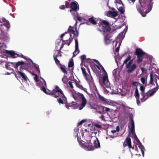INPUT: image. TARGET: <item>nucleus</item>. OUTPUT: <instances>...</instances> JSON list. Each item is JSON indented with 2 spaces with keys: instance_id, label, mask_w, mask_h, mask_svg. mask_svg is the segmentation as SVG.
<instances>
[{
  "instance_id": "1",
  "label": "nucleus",
  "mask_w": 159,
  "mask_h": 159,
  "mask_svg": "<svg viewBox=\"0 0 159 159\" xmlns=\"http://www.w3.org/2000/svg\"><path fill=\"white\" fill-rule=\"evenodd\" d=\"M41 89L45 93L48 95L53 96L55 98H57L58 96H60V95L59 94L57 95V93H60V94H61V97L65 99V98L64 97V94L63 92L58 86H56L55 87V88L53 89L52 91H50L48 90L49 91V92H48L47 91L45 87L44 86L42 87Z\"/></svg>"
},
{
  "instance_id": "2",
  "label": "nucleus",
  "mask_w": 159,
  "mask_h": 159,
  "mask_svg": "<svg viewBox=\"0 0 159 159\" xmlns=\"http://www.w3.org/2000/svg\"><path fill=\"white\" fill-rule=\"evenodd\" d=\"M156 87L153 88L152 90H149L147 92L145 93H142L141 95L143 96V98L141 99V102H143L145 101L150 97L152 96L156 92L157 90L159 88V86L158 84L156 82Z\"/></svg>"
},
{
  "instance_id": "3",
  "label": "nucleus",
  "mask_w": 159,
  "mask_h": 159,
  "mask_svg": "<svg viewBox=\"0 0 159 159\" xmlns=\"http://www.w3.org/2000/svg\"><path fill=\"white\" fill-rule=\"evenodd\" d=\"M72 96L75 100L78 99V98H81L82 101L81 104V106L79 107V109L81 110L86 105L87 103V101L84 95L81 93H74L72 94Z\"/></svg>"
},
{
  "instance_id": "4",
  "label": "nucleus",
  "mask_w": 159,
  "mask_h": 159,
  "mask_svg": "<svg viewBox=\"0 0 159 159\" xmlns=\"http://www.w3.org/2000/svg\"><path fill=\"white\" fill-rule=\"evenodd\" d=\"M145 54V52H143L140 48H138L136 49L135 55L137 56V62L138 64H139L142 61L143 56Z\"/></svg>"
},
{
  "instance_id": "5",
  "label": "nucleus",
  "mask_w": 159,
  "mask_h": 159,
  "mask_svg": "<svg viewBox=\"0 0 159 159\" xmlns=\"http://www.w3.org/2000/svg\"><path fill=\"white\" fill-rule=\"evenodd\" d=\"M133 60L132 59L129 61L126 66V67L127 69V72L128 73H131L134 71L137 68V66L135 64H132Z\"/></svg>"
},
{
  "instance_id": "6",
  "label": "nucleus",
  "mask_w": 159,
  "mask_h": 159,
  "mask_svg": "<svg viewBox=\"0 0 159 159\" xmlns=\"http://www.w3.org/2000/svg\"><path fill=\"white\" fill-rule=\"evenodd\" d=\"M101 23L103 24L105 26H102V29L104 32H108L110 31L111 28L110 26L109 22L106 20H102L100 23L98 24L100 26Z\"/></svg>"
},
{
  "instance_id": "7",
  "label": "nucleus",
  "mask_w": 159,
  "mask_h": 159,
  "mask_svg": "<svg viewBox=\"0 0 159 159\" xmlns=\"http://www.w3.org/2000/svg\"><path fill=\"white\" fill-rule=\"evenodd\" d=\"M77 21H76L75 24V29L76 30V31H75L74 30V27L71 26H70L69 28L68 29V30L69 32L70 33V37H71V36H72V35L70 34V33L73 34L74 36H73V37H77L79 36L78 31L76 30V29H77L76 25L77 24Z\"/></svg>"
},
{
  "instance_id": "8",
  "label": "nucleus",
  "mask_w": 159,
  "mask_h": 159,
  "mask_svg": "<svg viewBox=\"0 0 159 159\" xmlns=\"http://www.w3.org/2000/svg\"><path fill=\"white\" fill-rule=\"evenodd\" d=\"M26 64V63H25L23 61H19L15 63V64L14 65V68L17 70H18V67L20 66V71L21 72L22 71V70L25 68V66Z\"/></svg>"
},
{
  "instance_id": "9",
  "label": "nucleus",
  "mask_w": 159,
  "mask_h": 159,
  "mask_svg": "<svg viewBox=\"0 0 159 159\" xmlns=\"http://www.w3.org/2000/svg\"><path fill=\"white\" fill-rule=\"evenodd\" d=\"M102 79L103 84L105 85L106 87H107L109 86L110 83L107 73H106V74H104L102 77Z\"/></svg>"
},
{
  "instance_id": "10",
  "label": "nucleus",
  "mask_w": 159,
  "mask_h": 159,
  "mask_svg": "<svg viewBox=\"0 0 159 159\" xmlns=\"http://www.w3.org/2000/svg\"><path fill=\"white\" fill-rule=\"evenodd\" d=\"M123 146V147H125L127 146H128L129 148H132L133 149H134V148H132L131 146V139L129 137H127L126 138Z\"/></svg>"
},
{
  "instance_id": "11",
  "label": "nucleus",
  "mask_w": 159,
  "mask_h": 159,
  "mask_svg": "<svg viewBox=\"0 0 159 159\" xmlns=\"http://www.w3.org/2000/svg\"><path fill=\"white\" fill-rule=\"evenodd\" d=\"M70 8L74 11H75L79 9V5L77 2L73 1L70 3Z\"/></svg>"
},
{
  "instance_id": "12",
  "label": "nucleus",
  "mask_w": 159,
  "mask_h": 159,
  "mask_svg": "<svg viewBox=\"0 0 159 159\" xmlns=\"http://www.w3.org/2000/svg\"><path fill=\"white\" fill-rule=\"evenodd\" d=\"M112 35L110 34H108L104 36V41L106 44L111 43L112 39H110L112 37Z\"/></svg>"
},
{
  "instance_id": "13",
  "label": "nucleus",
  "mask_w": 159,
  "mask_h": 159,
  "mask_svg": "<svg viewBox=\"0 0 159 159\" xmlns=\"http://www.w3.org/2000/svg\"><path fill=\"white\" fill-rule=\"evenodd\" d=\"M15 63L14 62H7L5 65L6 69L10 70L13 71L14 70L12 67H14V65Z\"/></svg>"
},
{
  "instance_id": "14",
  "label": "nucleus",
  "mask_w": 159,
  "mask_h": 159,
  "mask_svg": "<svg viewBox=\"0 0 159 159\" xmlns=\"http://www.w3.org/2000/svg\"><path fill=\"white\" fill-rule=\"evenodd\" d=\"M159 76L156 75L155 74H153V72H151L150 75V81L149 82V84H152L154 81L153 78L156 76V77L155 78V80H156L155 82L156 81H157V79L156 78L158 79L159 80V73L158 74Z\"/></svg>"
},
{
  "instance_id": "15",
  "label": "nucleus",
  "mask_w": 159,
  "mask_h": 159,
  "mask_svg": "<svg viewBox=\"0 0 159 159\" xmlns=\"http://www.w3.org/2000/svg\"><path fill=\"white\" fill-rule=\"evenodd\" d=\"M5 53L8 55H10L11 57L13 58H15L17 57L16 56V53H15L13 51H9L6 50L5 51Z\"/></svg>"
},
{
  "instance_id": "16",
  "label": "nucleus",
  "mask_w": 159,
  "mask_h": 159,
  "mask_svg": "<svg viewBox=\"0 0 159 159\" xmlns=\"http://www.w3.org/2000/svg\"><path fill=\"white\" fill-rule=\"evenodd\" d=\"M127 116H128L129 119L131 120V128H135L133 120V116L132 113L126 114Z\"/></svg>"
},
{
  "instance_id": "17",
  "label": "nucleus",
  "mask_w": 159,
  "mask_h": 159,
  "mask_svg": "<svg viewBox=\"0 0 159 159\" xmlns=\"http://www.w3.org/2000/svg\"><path fill=\"white\" fill-rule=\"evenodd\" d=\"M59 95L60 96H61V94H60V93H57V95ZM60 97V98H59L58 99H57V101L58 103H61L62 104H63L64 103V102H63V101H64V102L66 101L67 99L66 97L64 95V97L65 98V99L64 98H63L62 97H61V96H59L57 98Z\"/></svg>"
},
{
  "instance_id": "18",
  "label": "nucleus",
  "mask_w": 159,
  "mask_h": 159,
  "mask_svg": "<svg viewBox=\"0 0 159 159\" xmlns=\"http://www.w3.org/2000/svg\"><path fill=\"white\" fill-rule=\"evenodd\" d=\"M136 137V141L138 142V143H139V147L141 149V151L142 152V154L143 156H144V150H145L144 146L140 142L139 140L138 139V138Z\"/></svg>"
},
{
  "instance_id": "19",
  "label": "nucleus",
  "mask_w": 159,
  "mask_h": 159,
  "mask_svg": "<svg viewBox=\"0 0 159 159\" xmlns=\"http://www.w3.org/2000/svg\"><path fill=\"white\" fill-rule=\"evenodd\" d=\"M152 0H150L149 3L147 6V9L146 11V14L148 13L149 12H150L152 8V5L153 3V2H152Z\"/></svg>"
},
{
  "instance_id": "20",
  "label": "nucleus",
  "mask_w": 159,
  "mask_h": 159,
  "mask_svg": "<svg viewBox=\"0 0 159 159\" xmlns=\"http://www.w3.org/2000/svg\"><path fill=\"white\" fill-rule=\"evenodd\" d=\"M17 74L19 76H21L23 79L25 81H27L28 79V78L24 73H22L21 72L19 71H16Z\"/></svg>"
},
{
  "instance_id": "21",
  "label": "nucleus",
  "mask_w": 159,
  "mask_h": 159,
  "mask_svg": "<svg viewBox=\"0 0 159 159\" xmlns=\"http://www.w3.org/2000/svg\"><path fill=\"white\" fill-rule=\"evenodd\" d=\"M86 79L90 86L94 85V83L93 79L91 75H90V77L86 78Z\"/></svg>"
},
{
  "instance_id": "22",
  "label": "nucleus",
  "mask_w": 159,
  "mask_h": 159,
  "mask_svg": "<svg viewBox=\"0 0 159 159\" xmlns=\"http://www.w3.org/2000/svg\"><path fill=\"white\" fill-rule=\"evenodd\" d=\"M2 20L4 23V25L8 29L10 27V24L9 21L7 20L5 18H3L2 19Z\"/></svg>"
},
{
  "instance_id": "23",
  "label": "nucleus",
  "mask_w": 159,
  "mask_h": 159,
  "mask_svg": "<svg viewBox=\"0 0 159 159\" xmlns=\"http://www.w3.org/2000/svg\"><path fill=\"white\" fill-rule=\"evenodd\" d=\"M94 146L95 148H100V143L98 139L96 138V139L93 142Z\"/></svg>"
},
{
  "instance_id": "24",
  "label": "nucleus",
  "mask_w": 159,
  "mask_h": 159,
  "mask_svg": "<svg viewBox=\"0 0 159 159\" xmlns=\"http://www.w3.org/2000/svg\"><path fill=\"white\" fill-rule=\"evenodd\" d=\"M75 49L74 52H76L78 51L77 54H78L80 52V50L79 49V45L78 39L77 38L75 39Z\"/></svg>"
},
{
  "instance_id": "25",
  "label": "nucleus",
  "mask_w": 159,
  "mask_h": 159,
  "mask_svg": "<svg viewBox=\"0 0 159 159\" xmlns=\"http://www.w3.org/2000/svg\"><path fill=\"white\" fill-rule=\"evenodd\" d=\"M75 49L74 52H76L78 51L77 54H78L80 52V50L79 49V45L78 39L77 38L75 39Z\"/></svg>"
},
{
  "instance_id": "26",
  "label": "nucleus",
  "mask_w": 159,
  "mask_h": 159,
  "mask_svg": "<svg viewBox=\"0 0 159 159\" xmlns=\"http://www.w3.org/2000/svg\"><path fill=\"white\" fill-rule=\"evenodd\" d=\"M75 84L77 87L80 89H81L83 90L84 91L86 92V93L88 94V93L87 92L86 89L84 88L81 84H80L78 82H75Z\"/></svg>"
},
{
  "instance_id": "27",
  "label": "nucleus",
  "mask_w": 159,
  "mask_h": 159,
  "mask_svg": "<svg viewBox=\"0 0 159 159\" xmlns=\"http://www.w3.org/2000/svg\"><path fill=\"white\" fill-rule=\"evenodd\" d=\"M143 7H142L141 5L140 6H137V9L139 12L141 14V15L143 17H145L146 16V14H143L142 11V10Z\"/></svg>"
},
{
  "instance_id": "28",
  "label": "nucleus",
  "mask_w": 159,
  "mask_h": 159,
  "mask_svg": "<svg viewBox=\"0 0 159 159\" xmlns=\"http://www.w3.org/2000/svg\"><path fill=\"white\" fill-rule=\"evenodd\" d=\"M86 147L89 151H92L95 149L93 145L91 143L89 144L87 146H86Z\"/></svg>"
},
{
  "instance_id": "29",
  "label": "nucleus",
  "mask_w": 159,
  "mask_h": 159,
  "mask_svg": "<svg viewBox=\"0 0 159 159\" xmlns=\"http://www.w3.org/2000/svg\"><path fill=\"white\" fill-rule=\"evenodd\" d=\"M88 20L89 22L93 25H95L97 23V21L94 19L93 17L89 18Z\"/></svg>"
},
{
  "instance_id": "30",
  "label": "nucleus",
  "mask_w": 159,
  "mask_h": 159,
  "mask_svg": "<svg viewBox=\"0 0 159 159\" xmlns=\"http://www.w3.org/2000/svg\"><path fill=\"white\" fill-rule=\"evenodd\" d=\"M59 66L63 72L67 74V72L66 70L65 69V66H62L61 64H60Z\"/></svg>"
},
{
  "instance_id": "31",
  "label": "nucleus",
  "mask_w": 159,
  "mask_h": 159,
  "mask_svg": "<svg viewBox=\"0 0 159 159\" xmlns=\"http://www.w3.org/2000/svg\"><path fill=\"white\" fill-rule=\"evenodd\" d=\"M100 109H102L104 111H109L110 110V109L108 107H106L104 106H101L99 107Z\"/></svg>"
},
{
  "instance_id": "32",
  "label": "nucleus",
  "mask_w": 159,
  "mask_h": 159,
  "mask_svg": "<svg viewBox=\"0 0 159 159\" xmlns=\"http://www.w3.org/2000/svg\"><path fill=\"white\" fill-rule=\"evenodd\" d=\"M131 59V56L130 55H129L128 57L124 61L123 64H125L126 65L128 64V62Z\"/></svg>"
},
{
  "instance_id": "33",
  "label": "nucleus",
  "mask_w": 159,
  "mask_h": 159,
  "mask_svg": "<svg viewBox=\"0 0 159 159\" xmlns=\"http://www.w3.org/2000/svg\"><path fill=\"white\" fill-rule=\"evenodd\" d=\"M134 96L136 98H139V93L138 88L137 87H136L135 89Z\"/></svg>"
},
{
  "instance_id": "34",
  "label": "nucleus",
  "mask_w": 159,
  "mask_h": 159,
  "mask_svg": "<svg viewBox=\"0 0 159 159\" xmlns=\"http://www.w3.org/2000/svg\"><path fill=\"white\" fill-rule=\"evenodd\" d=\"M139 2L142 7L145 6L146 2L145 0H139Z\"/></svg>"
},
{
  "instance_id": "35",
  "label": "nucleus",
  "mask_w": 159,
  "mask_h": 159,
  "mask_svg": "<svg viewBox=\"0 0 159 159\" xmlns=\"http://www.w3.org/2000/svg\"><path fill=\"white\" fill-rule=\"evenodd\" d=\"M53 57H54V60H55V61L56 62V64L58 66H59V65H60V64H61V63H60V61L57 59V57L55 56L54 55V56H53Z\"/></svg>"
},
{
  "instance_id": "36",
  "label": "nucleus",
  "mask_w": 159,
  "mask_h": 159,
  "mask_svg": "<svg viewBox=\"0 0 159 159\" xmlns=\"http://www.w3.org/2000/svg\"><path fill=\"white\" fill-rule=\"evenodd\" d=\"M119 11L120 12L121 14H123L124 13L125 10L123 7H120L118 8Z\"/></svg>"
},
{
  "instance_id": "37",
  "label": "nucleus",
  "mask_w": 159,
  "mask_h": 159,
  "mask_svg": "<svg viewBox=\"0 0 159 159\" xmlns=\"http://www.w3.org/2000/svg\"><path fill=\"white\" fill-rule=\"evenodd\" d=\"M64 104H65L66 107L67 109H69V107H72L71 103H68L66 101L64 102Z\"/></svg>"
},
{
  "instance_id": "38",
  "label": "nucleus",
  "mask_w": 159,
  "mask_h": 159,
  "mask_svg": "<svg viewBox=\"0 0 159 159\" xmlns=\"http://www.w3.org/2000/svg\"><path fill=\"white\" fill-rule=\"evenodd\" d=\"M98 97L99 99L102 101L106 102V99L100 94H98Z\"/></svg>"
},
{
  "instance_id": "39",
  "label": "nucleus",
  "mask_w": 159,
  "mask_h": 159,
  "mask_svg": "<svg viewBox=\"0 0 159 159\" xmlns=\"http://www.w3.org/2000/svg\"><path fill=\"white\" fill-rule=\"evenodd\" d=\"M74 66V62L73 59H72V60H70L68 64V67L69 68L71 67H73Z\"/></svg>"
},
{
  "instance_id": "40",
  "label": "nucleus",
  "mask_w": 159,
  "mask_h": 159,
  "mask_svg": "<svg viewBox=\"0 0 159 159\" xmlns=\"http://www.w3.org/2000/svg\"><path fill=\"white\" fill-rule=\"evenodd\" d=\"M62 80L64 84H66L67 82V79L66 75H64L62 78Z\"/></svg>"
},
{
  "instance_id": "41",
  "label": "nucleus",
  "mask_w": 159,
  "mask_h": 159,
  "mask_svg": "<svg viewBox=\"0 0 159 159\" xmlns=\"http://www.w3.org/2000/svg\"><path fill=\"white\" fill-rule=\"evenodd\" d=\"M81 69L82 70L83 74L86 77L87 75V74L86 71L85 69L83 67H81Z\"/></svg>"
},
{
  "instance_id": "42",
  "label": "nucleus",
  "mask_w": 159,
  "mask_h": 159,
  "mask_svg": "<svg viewBox=\"0 0 159 159\" xmlns=\"http://www.w3.org/2000/svg\"><path fill=\"white\" fill-rule=\"evenodd\" d=\"M65 6L66 8H69L70 7V4L69 2L66 1L65 2Z\"/></svg>"
},
{
  "instance_id": "43",
  "label": "nucleus",
  "mask_w": 159,
  "mask_h": 159,
  "mask_svg": "<svg viewBox=\"0 0 159 159\" xmlns=\"http://www.w3.org/2000/svg\"><path fill=\"white\" fill-rule=\"evenodd\" d=\"M134 128H130V131H129V132H131L133 135L134 134L135 135V131H134ZM135 135V137H136V135Z\"/></svg>"
},
{
  "instance_id": "44",
  "label": "nucleus",
  "mask_w": 159,
  "mask_h": 159,
  "mask_svg": "<svg viewBox=\"0 0 159 159\" xmlns=\"http://www.w3.org/2000/svg\"><path fill=\"white\" fill-rule=\"evenodd\" d=\"M132 84L135 86H136L137 87L139 85H141V84L139 83H138V82H133L132 83Z\"/></svg>"
},
{
  "instance_id": "45",
  "label": "nucleus",
  "mask_w": 159,
  "mask_h": 159,
  "mask_svg": "<svg viewBox=\"0 0 159 159\" xmlns=\"http://www.w3.org/2000/svg\"><path fill=\"white\" fill-rule=\"evenodd\" d=\"M118 15L117 12L116 11H112L111 16L112 17H116Z\"/></svg>"
},
{
  "instance_id": "46",
  "label": "nucleus",
  "mask_w": 159,
  "mask_h": 159,
  "mask_svg": "<svg viewBox=\"0 0 159 159\" xmlns=\"http://www.w3.org/2000/svg\"><path fill=\"white\" fill-rule=\"evenodd\" d=\"M112 11H109L106 12V14L108 16H111Z\"/></svg>"
},
{
  "instance_id": "47",
  "label": "nucleus",
  "mask_w": 159,
  "mask_h": 159,
  "mask_svg": "<svg viewBox=\"0 0 159 159\" xmlns=\"http://www.w3.org/2000/svg\"><path fill=\"white\" fill-rule=\"evenodd\" d=\"M86 56L85 55H83L80 57L82 62L84 61V59L86 58Z\"/></svg>"
},
{
  "instance_id": "48",
  "label": "nucleus",
  "mask_w": 159,
  "mask_h": 159,
  "mask_svg": "<svg viewBox=\"0 0 159 159\" xmlns=\"http://www.w3.org/2000/svg\"><path fill=\"white\" fill-rule=\"evenodd\" d=\"M145 89V88L143 87V86L142 85H141L140 86V90H141V91L142 92V93H144V92Z\"/></svg>"
},
{
  "instance_id": "49",
  "label": "nucleus",
  "mask_w": 159,
  "mask_h": 159,
  "mask_svg": "<svg viewBox=\"0 0 159 159\" xmlns=\"http://www.w3.org/2000/svg\"><path fill=\"white\" fill-rule=\"evenodd\" d=\"M58 52L57 53V54L56 55V57H61L62 55L61 54V51H60L59 50H58Z\"/></svg>"
},
{
  "instance_id": "50",
  "label": "nucleus",
  "mask_w": 159,
  "mask_h": 159,
  "mask_svg": "<svg viewBox=\"0 0 159 159\" xmlns=\"http://www.w3.org/2000/svg\"><path fill=\"white\" fill-rule=\"evenodd\" d=\"M141 82L143 84H144L145 83V79L144 77H141Z\"/></svg>"
},
{
  "instance_id": "51",
  "label": "nucleus",
  "mask_w": 159,
  "mask_h": 159,
  "mask_svg": "<svg viewBox=\"0 0 159 159\" xmlns=\"http://www.w3.org/2000/svg\"><path fill=\"white\" fill-rule=\"evenodd\" d=\"M95 125H92V128H91V129L90 130H91V132L92 131H94L96 129V128H95Z\"/></svg>"
},
{
  "instance_id": "52",
  "label": "nucleus",
  "mask_w": 159,
  "mask_h": 159,
  "mask_svg": "<svg viewBox=\"0 0 159 159\" xmlns=\"http://www.w3.org/2000/svg\"><path fill=\"white\" fill-rule=\"evenodd\" d=\"M73 38L74 37H73L71 38H70L69 39V42L68 43H67V45L69 46L70 44L71 43L72 41V40H73Z\"/></svg>"
},
{
  "instance_id": "53",
  "label": "nucleus",
  "mask_w": 159,
  "mask_h": 159,
  "mask_svg": "<svg viewBox=\"0 0 159 159\" xmlns=\"http://www.w3.org/2000/svg\"><path fill=\"white\" fill-rule=\"evenodd\" d=\"M41 79L43 80V81L44 82V84H43V87L44 86L45 87H47V84H46V82L45 81V80H44L42 78H41Z\"/></svg>"
},
{
  "instance_id": "54",
  "label": "nucleus",
  "mask_w": 159,
  "mask_h": 159,
  "mask_svg": "<svg viewBox=\"0 0 159 159\" xmlns=\"http://www.w3.org/2000/svg\"><path fill=\"white\" fill-rule=\"evenodd\" d=\"M34 66H35L36 68L37 69V70L39 72H40V70L39 68V66L38 65L35 64Z\"/></svg>"
},
{
  "instance_id": "55",
  "label": "nucleus",
  "mask_w": 159,
  "mask_h": 159,
  "mask_svg": "<svg viewBox=\"0 0 159 159\" xmlns=\"http://www.w3.org/2000/svg\"><path fill=\"white\" fill-rule=\"evenodd\" d=\"M93 67H94V68L97 67L98 69L100 70V68L99 67L98 65H96L95 64H94L93 66L91 67V68L93 69Z\"/></svg>"
},
{
  "instance_id": "56",
  "label": "nucleus",
  "mask_w": 159,
  "mask_h": 159,
  "mask_svg": "<svg viewBox=\"0 0 159 159\" xmlns=\"http://www.w3.org/2000/svg\"><path fill=\"white\" fill-rule=\"evenodd\" d=\"M71 104L72 105V107H74V106H77L78 105V104L75 102H72L71 103Z\"/></svg>"
},
{
  "instance_id": "57",
  "label": "nucleus",
  "mask_w": 159,
  "mask_h": 159,
  "mask_svg": "<svg viewBox=\"0 0 159 159\" xmlns=\"http://www.w3.org/2000/svg\"><path fill=\"white\" fill-rule=\"evenodd\" d=\"M95 126L97 128L99 129H101L102 128V126L99 124H94Z\"/></svg>"
},
{
  "instance_id": "58",
  "label": "nucleus",
  "mask_w": 159,
  "mask_h": 159,
  "mask_svg": "<svg viewBox=\"0 0 159 159\" xmlns=\"http://www.w3.org/2000/svg\"><path fill=\"white\" fill-rule=\"evenodd\" d=\"M59 8L60 9L64 10V9H65V8H66V7L65 5H62L61 6L59 7Z\"/></svg>"
},
{
  "instance_id": "59",
  "label": "nucleus",
  "mask_w": 159,
  "mask_h": 159,
  "mask_svg": "<svg viewBox=\"0 0 159 159\" xmlns=\"http://www.w3.org/2000/svg\"><path fill=\"white\" fill-rule=\"evenodd\" d=\"M34 80H35L36 82H38L39 80L38 78V76L37 75H35V76L34 77Z\"/></svg>"
},
{
  "instance_id": "60",
  "label": "nucleus",
  "mask_w": 159,
  "mask_h": 159,
  "mask_svg": "<svg viewBox=\"0 0 159 159\" xmlns=\"http://www.w3.org/2000/svg\"><path fill=\"white\" fill-rule=\"evenodd\" d=\"M85 121L84 120H82L79 122L78 123V125H82Z\"/></svg>"
},
{
  "instance_id": "61",
  "label": "nucleus",
  "mask_w": 159,
  "mask_h": 159,
  "mask_svg": "<svg viewBox=\"0 0 159 159\" xmlns=\"http://www.w3.org/2000/svg\"><path fill=\"white\" fill-rule=\"evenodd\" d=\"M20 57L24 58L25 60H26L27 61V58L26 57L24 56L23 54H20Z\"/></svg>"
},
{
  "instance_id": "62",
  "label": "nucleus",
  "mask_w": 159,
  "mask_h": 159,
  "mask_svg": "<svg viewBox=\"0 0 159 159\" xmlns=\"http://www.w3.org/2000/svg\"><path fill=\"white\" fill-rule=\"evenodd\" d=\"M68 84L70 86V87L72 88L73 89V86L72 84V82L71 81H69L68 82Z\"/></svg>"
},
{
  "instance_id": "63",
  "label": "nucleus",
  "mask_w": 159,
  "mask_h": 159,
  "mask_svg": "<svg viewBox=\"0 0 159 159\" xmlns=\"http://www.w3.org/2000/svg\"><path fill=\"white\" fill-rule=\"evenodd\" d=\"M116 2L119 4H122L123 5V3L121 0H116Z\"/></svg>"
},
{
  "instance_id": "64",
  "label": "nucleus",
  "mask_w": 159,
  "mask_h": 159,
  "mask_svg": "<svg viewBox=\"0 0 159 159\" xmlns=\"http://www.w3.org/2000/svg\"><path fill=\"white\" fill-rule=\"evenodd\" d=\"M136 98V100H137V103L138 105H139L140 104V101L139 100V98Z\"/></svg>"
}]
</instances>
